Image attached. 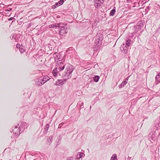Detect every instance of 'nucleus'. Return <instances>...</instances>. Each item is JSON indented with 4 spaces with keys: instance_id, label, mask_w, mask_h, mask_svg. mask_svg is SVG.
<instances>
[{
    "instance_id": "f257e3e1",
    "label": "nucleus",
    "mask_w": 160,
    "mask_h": 160,
    "mask_svg": "<svg viewBox=\"0 0 160 160\" xmlns=\"http://www.w3.org/2000/svg\"><path fill=\"white\" fill-rule=\"evenodd\" d=\"M66 83V80H58L57 82L56 85H62Z\"/></svg>"
},
{
    "instance_id": "9d476101",
    "label": "nucleus",
    "mask_w": 160,
    "mask_h": 160,
    "mask_svg": "<svg viewBox=\"0 0 160 160\" xmlns=\"http://www.w3.org/2000/svg\"><path fill=\"white\" fill-rule=\"evenodd\" d=\"M94 81L96 82H97L98 81L99 79V77L98 76H96L94 78Z\"/></svg>"
},
{
    "instance_id": "1a4fd4ad",
    "label": "nucleus",
    "mask_w": 160,
    "mask_h": 160,
    "mask_svg": "<svg viewBox=\"0 0 160 160\" xmlns=\"http://www.w3.org/2000/svg\"><path fill=\"white\" fill-rule=\"evenodd\" d=\"M130 42H131V40H127L126 41V45L127 46L129 47V46H130Z\"/></svg>"
},
{
    "instance_id": "20e7f679",
    "label": "nucleus",
    "mask_w": 160,
    "mask_h": 160,
    "mask_svg": "<svg viewBox=\"0 0 160 160\" xmlns=\"http://www.w3.org/2000/svg\"><path fill=\"white\" fill-rule=\"evenodd\" d=\"M156 80L158 83L160 82V73L156 76Z\"/></svg>"
},
{
    "instance_id": "423d86ee",
    "label": "nucleus",
    "mask_w": 160,
    "mask_h": 160,
    "mask_svg": "<svg viewBox=\"0 0 160 160\" xmlns=\"http://www.w3.org/2000/svg\"><path fill=\"white\" fill-rule=\"evenodd\" d=\"M111 160H117V155L115 154H113L111 158Z\"/></svg>"
},
{
    "instance_id": "9b49d317",
    "label": "nucleus",
    "mask_w": 160,
    "mask_h": 160,
    "mask_svg": "<svg viewBox=\"0 0 160 160\" xmlns=\"http://www.w3.org/2000/svg\"><path fill=\"white\" fill-rule=\"evenodd\" d=\"M100 0H96V3L98 4V6H100L101 4L99 3Z\"/></svg>"
},
{
    "instance_id": "0eeeda50",
    "label": "nucleus",
    "mask_w": 160,
    "mask_h": 160,
    "mask_svg": "<svg viewBox=\"0 0 160 160\" xmlns=\"http://www.w3.org/2000/svg\"><path fill=\"white\" fill-rule=\"evenodd\" d=\"M115 12H116L115 9H113L111 11L109 14H110V15L111 16H113L115 13Z\"/></svg>"
},
{
    "instance_id": "dca6fc26",
    "label": "nucleus",
    "mask_w": 160,
    "mask_h": 160,
    "mask_svg": "<svg viewBox=\"0 0 160 160\" xmlns=\"http://www.w3.org/2000/svg\"><path fill=\"white\" fill-rule=\"evenodd\" d=\"M16 47L17 48H20V45L19 44H17V45Z\"/></svg>"
},
{
    "instance_id": "7ed1b4c3",
    "label": "nucleus",
    "mask_w": 160,
    "mask_h": 160,
    "mask_svg": "<svg viewBox=\"0 0 160 160\" xmlns=\"http://www.w3.org/2000/svg\"><path fill=\"white\" fill-rule=\"evenodd\" d=\"M65 30V28H64V27H62V28H61L59 32L60 34L61 35L67 33V32L66 31V30Z\"/></svg>"
},
{
    "instance_id": "ddd939ff",
    "label": "nucleus",
    "mask_w": 160,
    "mask_h": 160,
    "mask_svg": "<svg viewBox=\"0 0 160 160\" xmlns=\"http://www.w3.org/2000/svg\"><path fill=\"white\" fill-rule=\"evenodd\" d=\"M127 51H128V49H127V47H126V48L124 50V52H124V53H127Z\"/></svg>"
},
{
    "instance_id": "2eb2a0df",
    "label": "nucleus",
    "mask_w": 160,
    "mask_h": 160,
    "mask_svg": "<svg viewBox=\"0 0 160 160\" xmlns=\"http://www.w3.org/2000/svg\"><path fill=\"white\" fill-rule=\"evenodd\" d=\"M20 52H21L22 53L24 52L25 51L24 50V49H22V48L20 49Z\"/></svg>"
},
{
    "instance_id": "f3484780",
    "label": "nucleus",
    "mask_w": 160,
    "mask_h": 160,
    "mask_svg": "<svg viewBox=\"0 0 160 160\" xmlns=\"http://www.w3.org/2000/svg\"><path fill=\"white\" fill-rule=\"evenodd\" d=\"M56 8V6L55 4V5H53L52 6V8Z\"/></svg>"
},
{
    "instance_id": "39448f33",
    "label": "nucleus",
    "mask_w": 160,
    "mask_h": 160,
    "mask_svg": "<svg viewBox=\"0 0 160 160\" xmlns=\"http://www.w3.org/2000/svg\"><path fill=\"white\" fill-rule=\"evenodd\" d=\"M64 2L63 0H61L57 3H56L55 5L56 6H58L59 5H62Z\"/></svg>"
},
{
    "instance_id": "f03ea898",
    "label": "nucleus",
    "mask_w": 160,
    "mask_h": 160,
    "mask_svg": "<svg viewBox=\"0 0 160 160\" xmlns=\"http://www.w3.org/2000/svg\"><path fill=\"white\" fill-rule=\"evenodd\" d=\"M65 67V65H63L62 67H59L58 68V67H57L53 69V71H56L57 72H58L60 71H61L63 70Z\"/></svg>"
},
{
    "instance_id": "6e6552de",
    "label": "nucleus",
    "mask_w": 160,
    "mask_h": 160,
    "mask_svg": "<svg viewBox=\"0 0 160 160\" xmlns=\"http://www.w3.org/2000/svg\"><path fill=\"white\" fill-rule=\"evenodd\" d=\"M58 27L60 28H62V27H64L65 26H66V24H63L62 23H58Z\"/></svg>"
},
{
    "instance_id": "6ab92c4d",
    "label": "nucleus",
    "mask_w": 160,
    "mask_h": 160,
    "mask_svg": "<svg viewBox=\"0 0 160 160\" xmlns=\"http://www.w3.org/2000/svg\"><path fill=\"white\" fill-rule=\"evenodd\" d=\"M124 83H125V84H126V83H127V82H126L125 81V82H124Z\"/></svg>"
},
{
    "instance_id": "4468645a",
    "label": "nucleus",
    "mask_w": 160,
    "mask_h": 160,
    "mask_svg": "<svg viewBox=\"0 0 160 160\" xmlns=\"http://www.w3.org/2000/svg\"><path fill=\"white\" fill-rule=\"evenodd\" d=\"M49 27L50 28H54V25H53V24L51 25H49Z\"/></svg>"
},
{
    "instance_id": "f8f14e48",
    "label": "nucleus",
    "mask_w": 160,
    "mask_h": 160,
    "mask_svg": "<svg viewBox=\"0 0 160 160\" xmlns=\"http://www.w3.org/2000/svg\"><path fill=\"white\" fill-rule=\"evenodd\" d=\"M53 25H54V27H58V23H55V24H53Z\"/></svg>"
},
{
    "instance_id": "a211bd4d",
    "label": "nucleus",
    "mask_w": 160,
    "mask_h": 160,
    "mask_svg": "<svg viewBox=\"0 0 160 160\" xmlns=\"http://www.w3.org/2000/svg\"><path fill=\"white\" fill-rule=\"evenodd\" d=\"M54 71H53V74L55 76H56V75H57V73L55 72L54 73Z\"/></svg>"
}]
</instances>
